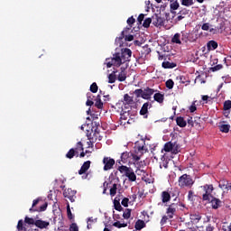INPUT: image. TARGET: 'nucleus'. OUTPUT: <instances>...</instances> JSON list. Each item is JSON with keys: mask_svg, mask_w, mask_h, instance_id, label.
Instances as JSON below:
<instances>
[{"mask_svg": "<svg viewBox=\"0 0 231 231\" xmlns=\"http://www.w3.org/2000/svg\"><path fill=\"white\" fill-rule=\"evenodd\" d=\"M170 8L171 14H173L172 10H178V8H180V3H178V1H171Z\"/></svg>", "mask_w": 231, "mask_h": 231, "instance_id": "c9c22d12", "label": "nucleus"}, {"mask_svg": "<svg viewBox=\"0 0 231 231\" xmlns=\"http://www.w3.org/2000/svg\"><path fill=\"white\" fill-rule=\"evenodd\" d=\"M125 176L128 178L129 181H136V174L134 171H133V168Z\"/></svg>", "mask_w": 231, "mask_h": 231, "instance_id": "a878e982", "label": "nucleus"}, {"mask_svg": "<svg viewBox=\"0 0 231 231\" xmlns=\"http://www.w3.org/2000/svg\"><path fill=\"white\" fill-rule=\"evenodd\" d=\"M151 23H152V18H146L143 23V28H149V26H151Z\"/></svg>", "mask_w": 231, "mask_h": 231, "instance_id": "a19ab883", "label": "nucleus"}, {"mask_svg": "<svg viewBox=\"0 0 231 231\" xmlns=\"http://www.w3.org/2000/svg\"><path fill=\"white\" fill-rule=\"evenodd\" d=\"M194 191H192V190H189V193H188V199L189 200V201H194Z\"/></svg>", "mask_w": 231, "mask_h": 231, "instance_id": "e2e57ef3", "label": "nucleus"}, {"mask_svg": "<svg viewBox=\"0 0 231 231\" xmlns=\"http://www.w3.org/2000/svg\"><path fill=\"white\" fill-rule=\"evenodd\" d=\"M120 118L121 120H127L129 118V111H123Z\"/></svg>", "mask_w": 231, "mask_h": 231, "instance_id": "864d4df0", "label": "nucleus"}, {"mask_svg": "<svg viewBox=\"0 0 231 231\" xmlns=\"http://www.w3.org/2000/svg\"><path fill=\"white\" fill-rule=\"evenodd\" d=\"M145 226H146L145 221L142 219H138L134 225L135 230H142V228H145Z\"/></svg>", "mask_w": 231, "mask_h": 231, "instance_id": "b1692460", "label": "nucleus"}, {"mask_svg": "<svg viewBox=\"0 0 231 231\" xmlns=\"http://www.w3.org/2000/svg\"><path fill=\"white\" fill-rule=\"evenodd\" d=\"M126 23L129 26H133V24L136 23V20L134 19V17L131 16L127 19Z\"/></svg>", "mask_w": 231, "mask_h": 231, "instance_id": "6e6d98bb", "label": "nucleus"}, {"mask_svg": "<svg viewBox=\"0 0 231 231\" xmlns=\"http://www.w3.org/2000/svg\"><path fill=\"white\" fill-rule=\"evenodd\" d=\"M219 131H221V133H228L230 131V125H218Z\"/></svg>", "mask_w": 231, "mask_h": 231, "instance_id": "72a5a7b5", "label": "nucleus"}, {"mask_svg": "<svg viewBox=\"0 0 231 231\" xmlns=\"http://www.w3.org/2000/svg\"><path fill=\"white\" fill-rule=\"evenodd\" d=\"M125 32H127V30L122 31L121 35L116 39V43L117 45L122 46V44H123L122 41H124V39L125 38Z\"/></svg>", "mask_w": 231, "mask_h": 231, "instance_id": "c756f323", "label": "nucleus"}, {"mask_svg": "<svg viewBox=\"0 0 231 231\" xmlns=\"http://www.w3.org/2000/svg\"><path fill=\"white\" fill-rule=\"evenodd\" d=\"M132 170V168H129L127 166H119L118 171L121 172V174H124L125 176Z\"/></svg>", "mask_w": 231, "mask_h": 231, "instance_id": "473e14b6", "label": "nucleus"}, {"mask_svg": "<svg viewBox=\"0 0 231 231\" xmlns=\"http://www.w3.org/2000/svg\"><path fill=\"white\" fill-rule=\"evenodd\" d=\"M124 63L125 62H124V60L122 59L120 52H116L113 55L111 61H108L106 63V68H111L113 66H116V68H120V66H122V64H124Z\"/></svg>", "mask_w": 231, "mask_h": 231, "instance_id": "39448f33", "label": "nucleus"}, {"mask_svg": "<svg viewBox=\"0 0 231 231\" xmlns=\"http://www.w3.org/2000/svg\"><path fill=\"white\" fill-rule=\"evenodd\" d=\"M125 79H127V72L121 71L117 77L119 82H125Z\"/></svg>", "mask_w": 231, "mask_h": 231, "instance_id": "4c0bfd02", "label": "nucleus"}, {"mask_svg": "<svg viewBox=\"0 0 231 231\" xmlns=\"http://www.w3.org/2000/svg\"><path fill=\"white\" fill-rule=\"evenodd\" d=\"M165 86L168 88V89H172V88H174V81L172 79H168Z\"/></svg>", "mask_w": 231, "mask_h": 231, "instance_id": "09e8293b", "label": "nucleus"}, {"mask_svg": "<svg viewBox=\"0 0 231 231\" xmlns=\"http://www.w3.org/2000/svg\"><path fill=\"white\" fill-rule=\"evenodd\" d=\"M169 219H171V218L169 217V216H165V215H164V216L162 217L161 222H160L161 226H163V225H166V223H167V221H169Z\"/></svg>", "mask_w": 231, "mask_h": 231, "instance_id": "3c124183", "label": "nucleus"}, {"mask_svg": "<svg viewBox=\"0 0 231 231\" xmlns=\"http://www.w3.org/2000/svg\"><path fill=\"white\" fill-rule=\"evenodd\" d=\"M153 100H155V102H158V104H163V101L165 100V95L157 92L153 96Z\"/></svg>", "mask_w": 231, "mask_h": 231, "instance_id": "aec40b11", "label": "nucleus"}, {"mask_svg": "<svg viewBox=\"0 0 231 231\" xmlns=\"http://www.w3.org/2000/svg\"><path fill=\"white\" fill-rule=\"evenodd\" d=\"M227 183H228V181H226V180L220 181V183L218 185L219 189H225L226 187H227Z\"/></svg>", "mask_w": 231, "mask_h": 231, "instance_id": "052dcab7", "label": "nucleus"}, {"mask_svg": "<svg viewBox=\"0 0 231 231\" xmlns=\"http://www.w3.org/2000/svg\"><path fill=\"white\" fill-rule=\"evenodd\" d=\"M117 185L116 183H114L112 188L110 189V196H116V190H117Z\"/></svg>", "mask_w": 231, "mask_h": 231, "instance_id": "a18cd8bd", "label": "nucleus"}, {"mask_svg": "<svg viewBox=\"0 0 231 231\" xmlns=\"http://www.w3.org/2000/svg\"><path fill=\"white\" fill-rule=\"evenodd\" d=\"M35 226L41 229L48 228V226H50V222L44 220H36Z\"/></svg>", "mask_w": 231, "mask_h": 231, "instance_id": "6ab92c4d", "label": "nucleus"}, {"mask_svg": "<svg viewBox=\"0 0 231 231\" xmlns=\"http://www.w3.org/2000/svg\"><path fill=\"white\" fill-rule=\"evenodd\" d=\"M104 163V171H111L115 165V159L111 157H104L103 159Z\"/></svg>", "mask_w": 231, "mask_h": 231, "instance_id": "f8f14e48", "label": "nucleus"}, {"mask_svg": "<svg viewBox=\"0 0 231 231\" xmlns=\"http://www.w3.org/2000/svg\"><path fill=\"white\" fill-rule=\"evenodd\" d=\"M109 183H111V181H110V182L105 181V182L103 183V188H104V189H103V194H106V192H107V189H108V187H109Z\"/></svg>", "mask_w": 231, "mask_h": 231, "instance_id": "69168bd1", "label": "nucleus"}, {"mask_svg": "<svg viewBox=\"0 0 231 231\" xmlns=\"http://www.w3.org/2000/svg\"><path fill=\"white\" fill-rule=\"evenodd\" d=\"M176 123L179 127H187V121L182 116H178L176 118Z\"/></svg>", "mask_w": 231, "mask_h": 231, "instance_id": "bb28decb", "label": "nucleus"}, {"mask_svg": "<svg viewBox=\"0 0 231 231\" xmlns=\"http://www.w3.org/2000/svg\"><path fill=\"white\" fill-rule=\"evenodd\" d=\"M90 91H91V93H97V91H98V85H97L96 82L91 84Z\"/></svg>", "mask_w": 231, "mask_h": 231, "instance_id": "de8ad7c7", "label": "nucleus"}, {"mask_svg": "<svg viewBox=\"0 0 231 231\" xmlns=\"http://www.w3.org/2000/svg\"><path fill=\"white\" fill-rule=\"evenodd\" d=\"M189 219L191 223L198 224L199 221H201V215L199 213L190 214Z\"/></svg>", "mask_w": 231, "mask_h": 231, "instance_id": "4be33fe9", "label": "nucleus"}, {"mask_svg": "<svg viewBox=\"0 0 231 231\" xmlns=\"http://www.w3.org/2000/svg\"><path fill=\"white\" fill-rule=\"evenodd\" d=\"M176 210H178V203H171L168 206L166 209V214L170 219L174 217V214H176Z\"/></svg>", "mask_w": 231, "mask_h": 231, "instance_id": "9b49d317", "label": "nucleus"}, {"mask_svg": "<svg viewBox=\"0 0 231 231\" xmlns=\"http://www.w3.org/2000/svg\"><path fill=\"white\" fill-rule=\"evenodd\" d=\"M182 6H192L194 0H181Z\"/></svg>", "mask_w": 231, "mask_h": 231, "instance_id": "79ce46f5", "label": "nucleus"}, {"mask_svg": "<svg viewBox=\"0 0 231 231\" xmlns=\"http://www.w3.org/2000/svg\"><path fill=\"white\" fill-rule=\"evenodd\" d=\"M131 162H140V155L132 152Z\"/></svg>", "mask_w": 231, "mask_h": 231, "instance_id": "bf43d9fd", "label": "nucleus"}, {"mask_svg": "<svg viewBox=\"0 0 231 231\" xmlns=\"http://www.w3.org/2000/svg\"><path fill=\"white\" fill-rule=\"evenodd\" d=\"M116 71H113L108 75V84H115L116 82Z\"/></svg>", "mask_w": 231, "mask_h": 231, "instance_id": "2f4dec72", "label": "nucleus"}, {"mask_svg": "<svg viewBox=\"0 0 231 231\" xmlns=\"http://www.w3.org/2000/svg\"><path fill=\"white\" fill-rule=\"evenodd\" d=\"M120 55L123 60V62H129V60H131L133 51H131V49L125 48L121 50Z\"/></svg>", "mask_w": 231, "mask_h": 231, "instance_id": "9d476101", "label": "nucleus"}, {"mask_svg": "<svg viewBox=\"0 0 231 231\" xmlns=\"http://www.w3.org/2000/svg\"><path fill=\"white\" fill-rule=\"evenodd\" d=\"M124 102H125V104L131 106V104H134V99L133 98V97L129 96V94H125L124 95Z\"/></svg>", "mask_w": 231, "mask_h": 231, "instance_id": "7c9ffc66", "label": "nucleus"}, {"mask_svg": "<svg viewBox=\"0 0 231 231\" xmlns=\"http://www.w3.org/2000/svg\"><path fill=\"white\" fill-rule=\"evenodd\" d=\"M203 190L202 194V201H210V199L214 196L212 192H214V185L212 184H205L200 187Z\"/></svg>", "mask_w": 231, "mask_h": 231, "instance_id": "20e7f679", "label": "nucleus"}, {"mask_svg": "<svg viewBox=\"0 0 231 231\" xmlns=\"http://www.w3.org/2000/svg\"><path fill=\"white\" fill-rule=\"evenodd\" d=\"M74 150L76 151L77 158H79V152L84 151V144H82V142H78Z\"/></svg>", "mask_w": 231, "mask_h": 231, "instance_id": "f704fd0d", "label": "nucleus"}, {"mask_svg": "<svg viewBox=\"0 0 231 231\" xmlns=\"http://www.w3.org/2000/svg\"><path fill=\"white\" fill-rule=\"evenodd\" d=\"M135 149H137V151L141 152V155L143 154L142 151H145V141H141V143L137 142L135 143Z\"/></svg>", "mask_w": 231, "mask_h": 231, "instance_id": "5701e85b", "label": "nucleus"}, {"mask_svg": "<svg viewBox=\"0 0 231 231\" xmlns=\"http://www.w3.org/2000/svg\"><path fill=\"white\" fill-rule=\"evenodd\" d=\"M180 34L175 33L174 36L171 39V42H174L175 44H181V40H180Z\"/></svg>", "mask_w": 231, "mask_h": 231, "instance_id": "58836bf2", "label": "nucleus"}, {"mask_svg": "<svg viewBox=\"0 0 231 231\" xmlns=\"http://www.w3.org/2000/svg\"><path fill=\"white\" fill-rule=\"evenodd\" d=\"M176 147V143L168 142L164 144L165 152H174V154L178 153V150H174Z\"/></svg>", "mask_w": 231, "mask_h": 231, "instance_id": "4468645a", "label": "nucleus"}, {"mask_svg": "<svg viewBox=\"0 0 231 231\" xmlns=\"http://www.w3.org/2000/svg\"><path fill=\"white\" fill-rule=\"evenodd\" d=\"M102 97H100V95H97L96 99H95V106L97 109H102L104 107V103L102 102Z\"/></svg>", "mask_w": 231, "mask_h": 231, "instance_id": "393cba45", "label": "nucleus"}, {"mask_svg": "<svg viewBox=\"0 0 231 231\" xmlns=\"http://www.w3.org/2000/svg\"><path fill=\"white\" fill-rule=\"evenodd\" d=\"M135 174H137V176H145V170L137 169Z\"/></svg>", "mask_w": 231, "mask_h": 231, "instance_id": "0e129e2a", "label": "nucleus"}, {"mask_svg": "<svg viewBox=\"0 0 231 231\" xmlns=\"http://www.w3.org/2000/svg\"><path fill=\"white\" fill-rule=\"evenodd\" d=\"M86 136L88 140H91L92 142H97V140H102V136L100 135V130H98V125L92 126L90 130H87Z\"/></svg>", "mask_w": 231, "mask_h": 231, "instance_id": "7ed1b4c3", "label": "nucleus"}, {"mask_svg": "<svg viewBox=\"0 0 231 231\" xmlns=\"http://www.w3.org/2000/svg\"><path fill=\"white\" fill-rule=\"evenodd\" d=\"M65 156L69 160H73V158H75V156H77V151H75V148H71L69 150V152L66 153Z\"/></svg>", "mask_w": 231, "mask_h": 231, "instance_id": "c85d7f7f", "label": "nucleus"}, {"mask_svg": "<svg viewBox=\"0 0 231 231\" xmlns=\"http://www.w3.org/2000/svg\"><path fill=\"white\" fill-rule=\"evenodd\" d=\"M114 207L118 212H122V210H124V208H122V205H120L118 200L114 201Z\"/></svg>", "mask_w": 231, "mask_h": 231, "instance_id": "ea45409f", "label": "nucleus"}, {"mask_svg": "<svg viewBox=\"0 0 231 231\" xmlns=\"http://www.w3.org/2000/svg\"><path fill=\"white\" fill-rule=\"evenodd\" d=\"M162 68H164V69H172L173 68H176V63L171 61H163Z\"/></svg>", "mask_w": 231, "mask_h": 231, "instance_id": "cd10ccee", "label": "nucleus"}, {"mask_svg": "<svg viewBox=\"0 0 231 231\" xmlns=\"http://www.w3.org/2000/svg\"><path fill=\"white\" fill-rule=\"evenodd\" d=\"M113 226H115L116 228H125V226H127V223L124 221L120 222L117 220L113 224Z\"/></svg>", "mask_w": 231, "mask_h": 231, "instance_id": "e433bc0d", "label": "nucleus"}, {"mask_svg": "<svg viewBox=\"0 0 231 231\" xmlns=\"http://www.w3.org/2000/svg\"><path fill=\"white\" fill-rule=\"evenodd\" d=\"M143 19H145V14H140L139 16L137 17L139 24H142V23H143Z\"/></svg>", "mask_w": 231, "mask_h": 231, "instance_id": "338daca9", "label": "nucleus"}, {"mask_svg": "<svg viewBox=\"0 0 231 231\" xmlns=\"http://www.w3.org/2000/svg\"><path fill=\"white\" fill-rule=\"evenodd\" d=\"M23 223L24 222L23 220L18 221V224H17V229L18 230H24V227L23 226Z\"/></svg>", "mask_w": 231, "mask_h": 231, "instance_id": "774afa93", "label": "nucleus"}, {"mask_svg": "<svg viewBox=\"0 0 231 231\" xmlns=\"http://www.w3.org/2000/svg\"><path fill=\"white\" fill-rule=\"evenodd\" d=\"M207 203L211 204V208L213 210H217V208H221L223 207V201L221 199L216 198V197H211L209 200H206Z\"/></svg>", "mask_w": 231, "mask_h": 231, "instance_id": "1a4fd4ad", "label": "nucleus"}, {"mask_svg": "<svg viewBox=\"0 0 231 231\" xmlns=\"http://www.w3.org/2000/svg\"><path fill=\"white\" fill-rule=\"evenodd\" d=\"M178 183L180 189H185V187H188L189 189H190V187L194 185V180L190 175L185 173L179 178Z\"/></svg>", "mask_w": 231, "mask_h": 231, "instance_id": "f03ea898", "label": "nucleus"}, {"mask_svg": "<svg viewBox=\"0 0 231 231\" xmlns=\"http://www.w3.org/2000/svg\"><path fill=\"white\" fill-rule=\"evenodd\" d=\"M231 109V101L226 100L224 102V111H229Z\"/></svg>", "mask_w": 231, "mask_h": 231, "instance_id": "8fccbe9b", "label": "nucleus"}, {"mask_svg": "<svg viewBox=\"0 0 231 231\" xmlns=\"http://www.w3.org/2000/svg\"><path fill=\"white\" fill-rule=\"evenodd\" d=\"M133 156V152H124L121 154V162L123 163H127L131 162V157Z\"/></svg>", "mask_w": 231, "mask_h": 231, "instance_id": "dca6fc26", "label": "nucleus"}, {"mask_svg": "<svg viewBox=\"0 0 231 231\" xmlns=\"http://www.w3.org/2000/svg\"><path fill=\"white\" fill-rule=\"evenodd\" d=\"M190 11L187 8H183L179 12V15H183L185 17V15H189V13Z\"/></svg>", "mask_w": 231, "mask_h": 231, "instance_id": "5fc2aeb1", "label": "nucleus"}, {"mask_svg": "<svg viewBox=\"0 0 231 231\" xmlns=\"http://www.w3.org/2000/svg\"><path fill=\"white\" fill-rule=\"evenodd\" d=\"M162 203H169L171 201V193L169 191H162L161 194Z\"/></svg>", "mask_w": 231, "mask_h": 231, "instance_id": "412c9836", "label": "nucleus"}, {"mask_svg": "<svg viewBox=\"0 0 231 231\" xmlns=\"http://www.w3.org/2000/svg\"><path fill=\"white\" fill-rule=\"evenodd\" d=\"M201 30H203L204 32H208L210 30V23H203L201 26Z\"/></svg>", "mask_w": 231, "mask_h": 231, "instance_id": "4d7b16f0", "label": "nucleus"}, {"mask_svg": "<svg viewBox=\"0 0 231 231\" xmlns=\"http://www.w3.org/2000/svg\"><path fill=\"white\" fill-rule=\"evenodd\" d=\"M158 90L154 88H151L149 87L145 88L144 89L137 88L134 91L136 98H143V100H151V97L154 95Z\"/></svg>", "mask_w": 231, "mask_h": 231, "instance_id": "f257e3e1", "label": "nucleus"}, {"mask_svg": "<svg viewBox=\"0 0 231 231\" xmlns=\"http://www.w3.org/2000/svg\"><path fill=\"white\" fill-rule=\"evenodd\" d=\"M63 196L67 199H69L70 203H75V200L77 199V190L71 189H64Z\"/></svg>", "mask_w": 231, "mask_h": 231, "instance_id": "6e6552de", "label": "nucleus"}, {"mask_svg": "<svg viewBox=\"0 0 231 231\" xmlns=\"http://www.w3.org/2000/svg\"><path fill=\"white\" fill-rule=\"evenodd\" d=\"M123 217H124V219H129V217H131V209L130 208L125 209V211L123 213Z\"/></svg>", "mask_w": 231, "mask_h": 231, "instance_id": "c03bdc74", "label": "nucleus"}, {"mask_svg": "<svg viewBox=\"0 0 231 231\" xmlns=\"http://www.w3.org/2000/svg\"><path fill=\"white\" fill-rule=\"evenodd\" d=\"M149 107H152V105L149 102H146L143 105V106L141 107V110H140V115L141 116H144V118H147V115L149 113Z\"/></svg>", "mask_w": 231, "mask_h": 231, "instance_id": "2eb2a0df", "label": "nucleus"}, {"mask_svg": "<svg viewBox=\"0 0 231 231\" xmlns=\"http://www.w3.org/2000/svg\"><path fill=\"white\" fill-rule=\"evenodd\" d=\"M152 23L153 26L158 28V26H163L164 19L159 14H155L152 16Z\"/></svg>", "mask_w": 231, "mask_h": 231, "instance_id": "ddd939ff", "label": "nucleus"}, {"mask_svg": "<svg viewBox=\"0 0 231 231\" xmlns=\"http://www.w3.org/2000/svg\"><path fill=\"white\" fill-rule=\"evenodd\" d=\"M91 167V161H87L83 163L80 170L79 171V174L82 176V174H86L89 168Z\"/></svg>", "mask_w": 231, "mask_h": 231, "instance_id": "f3484780", "label": "nucleus"}, {"mask_svg": "<svg viewBox=\"0 0 231 231\" xmlns=\"http://www.w3.org/2000/svg\"><path fill=\"white\" fill-rule=\"evenodd\" d=\"M35 221L36 220L32 217H25L24 218V223H26L27 225H35Z\"/></svg>", "mask_w": 231, "mask_h": 231, "instance_id": "49530a36", "label": "nucleus"}, {"mask_svg": "<svg viewBox=\"0 0 231 231\" xmlns=\"http://www.w3.org/2000/svg\"><path fill=\"white\" fill-rule=\"evenodd\" d=\"M41 201H42V199H41V198L34 199L32 201V208L29 209V211L30 212H44V211H46V208H48L47 202L43 203L42 206L37 208V206L39 205V203H41Z\"/></svg>", "mask_w": 231, "mask_h": 231, "instance_id": "423d86ee", "label": "nucleus"}, {"mask_svg": "<svg viewBox=\"0 0 231 231\" xmlns=\"http://www.w3.org/2000/svg\"><path fill=\"white\" fill-rule=\"evenodd\" d=\"M121 205H123V207H129V199L124 198L121 201Z\"/></svg>", "mask_w": 231, "mask_h": 231, "instance_id": "680f3d73", "label": "nucleus"}, {"mask_svg": "<svg viewBox=\"0 0 231 231\" xmlns=\"http://www.w3.org/2000/svg\"><path fill=\"white\" fill-rule=\"evenodd\" d=\"M69 231H79V226H77V223H72L69 226Z\"/></svg>", "mask_w": 231, "mask_h": 231, "instance_id": "13d9d810", "label": "nucleus"}, {"mask_svg": "<svg viewBox=\"0 0 231 231\" xmlns=\"http://www.w3.org/2000/svg\"><path fill=\"white\" fill-rule=\"evenodd\" d=\"M210 71H219V69H223V66L221 64H218V65H216L214 67H211L210 69Z\"/></svg>", "mask_w": 231, "mask_h": 231, "instance_id": "603ef678", "label": "nucleus"}, {"mask_svg": "<svg viewBox=\"0 0 231 231\" xmlns=\"http://www.w3.org/2000/svg\"><path fill=\"white\" fill-rule=\"evenodd\" d=\"M217 42L211 40L209 42H208L207 43V48H208V51H214V50H217Z\"/></svg>", "mask_w": 231, "mask_h": 231, "instance_id": "a211bd4d", "label": "nucleus"}, {"mask_svg": "<svg viewBox=\"0 0 231 231\" xmlns=\"http://www.w3.org/2000/svg\"><path fill=\"white\" fill-rule=\"evenodd\" d=\"M67 216L69 219H73V214L71 213V208L69 207V202L67 203Z\"/></svg>", "mask_w": 231, "mask_h": 231, "instance_id": "37998d69", "label": "nucleus"}, {"mask_svg": "<svg viewBox=\"0 0 231 231\" xmlns=\"http://www.w3.org/2000/svg\"><path fill=\"white\" fill-rule=\"evenodd\" d=\"M187 124L189 127H195V129H201V118L199 116L188 117Z\"/></svg>", "mask_w": 231, "mask_h": 231, "instance_id": "0eeeda50", "label": "nucleus"}]
</instances>
